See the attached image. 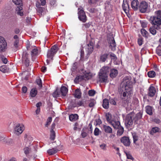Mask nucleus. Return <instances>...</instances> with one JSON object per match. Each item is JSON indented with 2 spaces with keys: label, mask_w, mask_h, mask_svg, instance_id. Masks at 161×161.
I'll list each match as a JSON object with an SVG mask.
<instances>
[{
  "label": "nucleus",
  "mask_w": 161,
  "mask_h": 161,
  "mask_svg": "<svg viewBox=\"0 0 161 161\" xmlns=\"http://www.w3.org/2000/svg\"><path fill=\"white\" fill-rule=\"evenodd\" d=\"M150 20L152 24L157 30L161 29V11L158 10L155 12V15L150 17Z\"/></svg>",
  "instance_id": "f257e3e1"
},
{
  "label": "nucleus",
  "mask_w": 161,
  "mask_h": 161,
  "mask_svg": "<svg viewBox=\"0 0 161 161\" xmlns=\"http://www.w3.org/2000/svg\"><path fill=\"white\" fill-rule=\"evenodd\" d=\"M132 84V83L130 81V80L127 78H124V80L122 83V90L124 91L123 93V97H125L127 94L129 95L131 93Z\"/></svg>",
  "instance_id": "f03ea898"
},
{
  "label": "nucleus",
  "mask_w": 161,
  "mask_h": 161,
  "mask_svg": "<svg viewBox=\"0 0 161 161\" xmlns=\"http://www.w3.org/2000/svg\"><path fill=\"white\" fill-rule=\"evenodd\" d=\"M135 114L131 113L128 114L126 117L125 125L127 127H130L133 125V120H135Z\"/></svg>",
  "instance_id": "7ed1b4c3"
},
{
  "label": "nucleus",
  "mask_w": 161,
  "mask_h": 161,
  "mask_svg": "<svg viewBox=\"0 0 161 161\" xmlns=\"http://www.w3.org/2000/svg\"><path fill=\"white\" fill-rule=\"evenodd\" d=\"M25 130V126L22 124L18 123L15 125L14 128V133L17 135L21 134Z\"/></svg>",
  "instance_id": "20e7f679"
},
{
  "label": "nucleus",
  "mask_w": 161,
  "mask_h": 161,
  "mask_svg": "<svg viewBox=\"0 0 161 161\" xmlns=\"http://www.w3.org/2000/svg\"><path fill=\"white\" fill-rule=\"evenodd\" d=\"M94 75L93 74L90 72L85 71L83 75H80L78 77V79L79 81H81L83 80H88L91 79Z\"/></svg>",
  "instance_id": "39448f33"
},
{
  "label": "nucleus",
  "mask_w": 161,
  "mask_h": 161,
  "mask_svg": "<svg viewBox=\"0 0 161 161\" xmlns=\"http://www.w3.org/2000/svg\"><path fill=\"white\" fill-rule=\"evenodd\" d=\"M58 50V47L57 45H54L52 46L51 49L48 51L47 55V58H51L52 59L53 56L57 52Z\"/></svg>",
  "instance_id": "423d86ee"
},
{
  "label": "nucleus",
  "mask_w": 161,
  "mask_h": 161,
  "mask_svg": "<svg viewBox=\"0 0 161 161\" xmlns=\"http://www.w3.org/2000/svg\"><path fill=\"white\" fill-rule=\"evenodd\" d=\"M7 43L4 38L0 36V53L3 52L6 48Z\"/></svg>",
  "instance_id": "0eeeda50"
},
{
  "label": "nucleus",
  "mask_w": 161,
  "mask_h": 161,
  "mask_svg": "<svg viewBox=\"0 0 161 161\" xmlns=\"http://www.w3.org/2000/svg\"><path fill=\"white\" fill-rule=\"evenodd\" d=\"M79 10L78 12V18L79 19L83 22H85L86 20V17L84 10L82 9H80L78 8Z\"/></svg>",
  "instance_id": "6e6552de"
},
{
  "label": "nucleus",
  "mask_w": 161,
  "mask_h": 161,
  "mask_svg": "<svg viewBox=\"0 0 161 161\" xmlns=\"http://www.w3.org/2000/svg\"><path fill=\"white\" fill-rule=\"evenodd\" d=\"M108 75L102 73H98V80L101 83H106L108 82Z\"/></svg>",
  "instance_id": "1a4fd4ad"
},
{
  "label": "nucleus",
  "mask_w": 161,
  "mask_h": 161,
  "mask_svg": "<svg viewBox=\"0 0 161 161\" xmlns=\"http://www.w3.org/2000/svg\"><path fill=\"white\" fill-rule=\"evenodd\" d=\"M147 7L148 4L145 1L141 2L139 7L140 11L142 13H145L147 11Z\"/></svg>",
  "instance_id": "9d476101"
},
{
  "label": "nucleus",
  "mask_w": 161,
  "mask_h": 161,
  "mask_svg": "<svg viewBox=\"0 0 161 161\" xmlns=\"http://www.w3.org/2000/svg\"><path fill=\"white\" fill-rule=\"evenodd\" d=\"M40 4L39 2H37L36 4V6L37 7V11L39 14L42 15L43 14L45 11L46 9L45 8L40 7Z\"/></svg>",
  "instance_id": "9b49d317"
},
{
  "label": "nucleus",
  "mask_w": 161,
  "mask_h": 161,
  "mask_svg": "<svg viewBox=\"0 0 161 161\" xmlns=\"http://www.w3.org/2000/svg\"><path fill=\"white\" fill-rule=\"evenodd\" d=\"M110 70L111 69L109 67L104 66L100 69L99 72L108 75Z\"/></svg>",
  "instance_id": "f8f14e48"
},
{
  "label": "nucleus",
  "mask_w": 161,
  "mask_h": 161,
  "mask_svg": "<svg viewBox=\"0 0 161 161\" xmlns=\"http://www.w3.org/2000/svg\"><path fill=\"white\" fill-rule=\"evenodd\" d=\"M120 140L121 142L125 146H128L130 145V141L128 137L124 136L121 138Z\"/></svg>",
  "instance_id": "ddd939ff"
},
{
  "label": "nucleus",
  "mask_w": 161,
  "mask_h": 161,
  "mask_svg": "<svg viewBox=\"0 0 161 161\" xmlns=\"http://www.w3.org/2000/svg\"><path fill=\"white\" fill-rule=\"evenodd\" d=\"M148 92L149 96L151 97H153L156 92L155 88L152 85H151L149 88Z\"/></svg>",
  "instance_id": "4468645a"
},
{
  "label": "nucleus",
  "mask_w": 161,
  "mask_h": 161,
  "mask_svg": "<svg viewBox=\"0 0 161 161\" xmlns=\"http://www.w3.org/2000/svg\"><path fill=\"white\" fill-rule=\"evenodd\" d=\"M109 43L112 50L113 51H114L115 50V47L116 46V44L114 39L113 37L110 38Z\"/></svg>",
  "instance_id": "2eb2a0df"
},
{
  "label": "nucleus",
  "mask_w": 161,
  "mask_h": 161,
  "mask_svg": "<svg viewBox=\"0 0 161 161\" xmlns=\"http://www.w3.org/2000/svg\"><path fill=\"white\" fill-rule=\"evenodd\" d=\"M86 48L87 54L91 53L93 50V47L92 44L90 43L88 44L86 46Z\"/></svg>",
  "instance_id": "dca6fc26"
},
{
  "label": "nucleus",
  "mask_w": 161,
  "mask_h": 161,
  "mask_svg": "<svg viewBox=\"0 0 161 161\" xmlns=\"http://www.w3.org/2000/svg\"><path fill=\"white\" fill-rule=\"evenodd\" d=\"M139 4L138 0H133L131 3V7L134 10H137L139 7Z\"/></svg>",
  "instance_id": "f3484780"
},
{
  "label": "nucleus",
  "mask_w": 161,
  "mask_h": 161,
  "mask_svg": "<svg viewBox=\"0 0 161 161\" xmlns=\"http://www.w3.org/2000/svg\"><path fill=\"white\" fill-rule=\"evenodd\" d=\"M15 13L19 15L20 16H22L23 14V10L22 6H17L16 8Z\"/></svg>",
  "instance_id": "a211bd4d"
},
{
  "label": "nucleus",
  "mask_w": 161,
  "mask_h": 161,
  "mask_svg": "<svg viewBox=\"0 0 161 161\" xmlns=\"http://www.w3.org/2000/svg\"><path fill=\"white\" fill-rule=\"evenodd\" d=\"M103 129L105 132L106 133L111 134L112 133V129L109 126L104 125L103 126Z\"/></svg>",
  "instance_id": "6ab92c4d"
},
{
  "label": "nucleus",
  "mask_w": 161,
  "mask_h": 161,
  "mask_svg": "<svg viewBox=\"0 0 161 161\" xmlns=\"http://www.w3.org/2000/svg\"><path fill=\"white\" fill-rule=\"evenodd\" d=\"M115 129H117L119 127L121 126L120 123L119 121L113 120L110 124Z\"/></svg>",
  "instance_id": "aec40b11"
},
{
  "label": "nucleus",
  "mask_w": 161,
  "mask_h": 161,
  "mask_svg": "<svg viewBox=\"0 0 161 161\" xmlns=\"http://www.w3.org/2000/svg\"><path fill=\"white\" fill-rule=\"evenodd\" d=\"M122 7L125 13H127L129 11V8L128 3L126 1H125L124 0L123 2Z\"/></svg>",
  "instance_id": "412c9836"
},
{
  "label": "nucleus",
  "mask_w": 161,
  "mask_h": 161,
  "mask_svg": "<svg viewBox=\"0 0 161 161\" xmlns=\"http://www.w3.org/2000/svg\"><path fill=\"white\" fill-rule=\"evenodd\" d=\"M110 76L112 78L115 77L118 74V71L115 69H111Z\"/></svg>",
  "instance_id": "4be33fe9"
},
{
  "label": "nucleus",
  "mask_w": 161,
  "mask_h": 161,
  "mask_svg": "<svg viewBox=\"0 0 161 161\" xmlns=\"http://www.w3.org/2000/svg\"><path fill=\"white\" fill-rule=\"evenodd\" d=\"M105 116L109 124H110L111 122H112L113 120H114V118L112 117L111 114L109 113H106Z\"/></svg>",
  "instance_id": "5701e85b"
},
{
  "label": "nucleus",
  "mask_w": 161,
  "mask_h": 161,
  "mask_svg": "<svg viewBox=\"0 0 161 161\" xmlns=\"http://www.w3.org/2000/svg\"><path fill=\"white\" fill-rule=\"evenodd\" d=\"M33 138L31 136H28L27 138L25 139L26 144L25 146H30L31 145Z\"/></svg>",
  "instance_id": "b1692460"
},
{
  "label": "nucleus",
  "mask_w": 161,
  "mask_h": 161,
  "mask_svg": "<svg viewBox=\"0 0 161 161\" xmlns=\"http://www.w3.org/2000/svg\"><path fill=\"white\" fill-rule=\"evenodd\" d=\"M58 151H59V150H58L56 147H54L48 150L47 153L50 155H52L56 153Z\"/></svg>",
  "instance_id": "393cba45"
},
{
  "label": "nucleus",
  "mask_w": 161,
  "mask_h": 161,
  "mask_svg": "<svg viewBox=\"0 0 161 161\" xmlns=\"http://www.w3.org/2000/svg\"><path fill=\"white\" fill-rule=\"evenodd\" d=\"M105 9L107 11L111 10L112 9V5L109 1H106L105 3Z\"/></svg>",
  "instance_id": "a878e982"
},
{
  "label": "nucleus",
  "mask_w": 161,
  "mask_h": 161,
  "mask_svg": "<svg viewBox=\"0 0 161 161\" xmlns=\"http://www.w3.org/2000/svg\"><path fill=\"white\" fill-rule=\"evenodd\" d=\"M146 111L147 114L151 115L153 114V108L150 106H147L145 107Z\"/></svg>",
  "instance_id": "bb28decb"
},
{
  "label": "nucleus",
  "mask_w": 161,
  "mask_h": 161,
  "mask_svg": "<svg viewBox=\"0 0 161 161\" xmlns=\"http://www.w3.org/2000/svg\"><path fill=\"white\" fill-rule=\"evenodd\" d=\"M109 102L108 99H105L103 100V106L105 109H108L109 108Z\"/></svg>",
  "instance_id": "cd10ccee"
},
{
  "label": "nucleus",
  "mask_w": 161,
  "mask_h": 161,
  "mask_svg": "<svg viewBox=\"0 0 161 161\" xmlns=\"http://www.w3.org/2000/svg\"><path fill=\"white\" fill-rule=\"evenodd\" d=\"M23 150L24 153L26 155L29 154L31 152V148L30 146H25V147L24 148Z\"/></svg>",
  "instance_id": "c85d7f7f"
},
{
  "label": "nucleus",
  "mask_w": 161,
  "mask_h": 161,
  "mask_svg": "<svg viewBox=\"0 0 161 161\" xmlns=\"http://www.w3.org/2000/svg\"><path fill=\"white\" fill-rule=\"evenodd\" d=\"M161 131L160 129L158 127H153L151 129L150 134L152 135H153L154 134L157 132H159Z\"/></svg>",
  "instance_id": "c756f323"
},
{
  "label": "nucleus",
  "mask_w": 161,
  "mask_h": 161,
  "mask_svg": "<svg viewBox=\"0 0 161 161\" xmlns=\"http://www.w3.org/2000/svg\"><path fill=\"white\" fill-rule=\"evenodd\" d=\"M69 118L70 121H74L78 119V116L76 114H72L69 116Z\"/></svg>",
  "instance_id": "7c9ffc66"
},
{
  "label": "nucleus",
  "mask_w": 161,
  "mask_h": 161,
  "mask_svg": "<svg viewBox=\"0 0 161 161\" xmlns=\"http://www.w3.org/2000/svg\"><path fill=\"white\" fill-rule=\"evenodd\" d=\"M60 91L62 95L64 96H65L68 92V90L66 87L62 86L61 87Z\"/></svg>",
  "instance_id": "2f4dec72"
},
{
  "label": "nucleus",
  "mask_w": 161,
  "mask_h": 161,
  "mask_svg": "<svg viewBox=\"0 0 161 161\" xmlns=\"http://www.w3.org/2000/svg\"><path fill=\"white\" fill-rule=\"evenodd\" d=\"M31 50V55L32 57L36 56L37 55L38 50L35 46H34Z\"/></svg>",
  "instance_id": "473e14b6"
},
{
  "label": "nucleus",
  "mask_w": 161,
  "mask_h": 161,
  "mask_svg": "<svg viewBox=\"0 0 161 161\" xmlns=\"http://www.w3.org/2000/svg\"><path fill=\"white\" fill-rule=\"evenodd\" d=\"M0 70L3 73L8 72L9 71L8 68L5 65L2 66L0 67Z\"/></svg>",
  "instance_id": "72a5a7b5"
},
{
  "label": "nucleus",
  "mask_w": 161,
  "mask_h": 161,
  "mask_svg": "<svg viewBox=\"0 0 161 161\" xmlns=\"http://www.w3.org/2000/svg\"><path fill=\"white\" fill-rule=\"evenodd\" d=\"M75 97L78 98H80L81 96V93L79 89H77L75 90Z\"/></svg>",
  "instance_id": "f704fd0d"
},
{
  "label": "nucleus",
  "mask_w": 161,
  "mask_h": 161,
  "mask_svg": "<svg viewBox=\"0 0 161 161\" xmlns=\"http://www.w3.org/2000/svg\"><path fill=\"white\" fill-rule=\"evenodd\" d=\"M87 130L85 129H83L81 130V136L82 138H84L86 137L88 135Z\"/></svg>",
  "instance_id": "c9c22d12"
},
{
  "label": "nucleus",
  "mask_w": 161,
  "mask_h": 161,
  "mask_svg": "<svg viewBox=\"0 0 161 161\" xmlns=\"http://www.w3.org/2000/svg\"><path fill=\"white\" fill-rule=\"evenodd\" d=\"M142 114L140 112L137 113L136 115L135 114V121L136 122L137 120L141 119L142 117Z\"/></svg>",
  "instance_id": "e433bc0d"
},
{
  "label": "nucleus",
  "mask_w": 161,
  "mask_h": 161,
  "mask_svg": "<svg viewBox=\"0 0 161 161\" xmlns=\"http://www.w3.org/2000/svg\"><path fill=\"white\" fill-rule=\"evenodd\" d=\"M37 94V90L36 88H33L31 90L30 92V94L31 97H35Z\"/></svg>",
  "instance_id": "4c0bfd02"
},
{
  "label": "nucleus",
  "mask_w": 161,
  "mask_h": 161,
  "mask_svg": "<svg viewBox=\"0 0 161 161\" xmlns=\"http://www.w3.org/2000/svg\"><path fill=\"white\" fill-rule=\"evenodd\" d=\"M118 130L117 132V135L119 136L121 135L124 132V128L121 126L118 128Z\"/></svg>",
  "instance_id": "58836bf2"
},
{
  "label": "nucleus",
  "mask_w": 161,
  "mask_h": 161,
  "mask_svg": "<svg viewBox=\"0 0 161 161\" xmlns=\"http://www.w3.org/2000/svg\"><path fill=\"white\" fill-rule=\"evenodd\" d=\"M108 56V54L107 53H104L101 55L100 56V60L103 62H105L106 59L107 58Z\"/></svg>",
  "instance_id": "ea45409f"
},
{
  "label": "nucleus",
  "mask_w": 161,
  "mask_h": 161,
  "mask_svg": "<svg viewBox=\"0 0 161 161\" xmlns=\"http://www.w3.org/2000/svg\"><path fill=\"white\" fill-rule=\"evenodd\" d=\"M23 60L25 61V64L26 66H28L29 64V60L28 58L27 57L24 56V55L23 56Z\"/></svg>",
  "instance_id": "a19ab883"
},
{
  "label": "nucleus",
  "mask_w": 161,
  "mask_h": 161,
  "mask_svg": "<svg viewBox=\"0 0 161 161\" xmlns=\"http://www.w3.org/2000/svg\"><path fill=\"white\" fill-rule=\"evenodd\" d=\"M13 1L17 6H22V1L21 0H13Z\"/></svg>",
  "instance_id": "79ce46f5"
},
{
  "label": "nucleus",
  "mask_w": 161,
  "mask_h": 161,
  "mask_svg": "<svg viewBox=\"0 0 161 161\" xmlns=\"http://www.w3.org/2000/svg\"><path fill=\"white\" fill-rule=\"evenodd\" d=\"M141 33L143 37H147L148 36V32L144 29H142L141 31Z\"/></svg>",
  "instance_id": "37998d69"
},
{
  "label": "nucleus",
  "mask_w": 161,
  "mask_h": 161,
  "mask_svg": "<svg viewBox=\"0 0 161 161\" xmlns=\"http://www.w3.org/2000/svg\"><path fill=\"white\" fill-rule=\"evenodd\" d=\"M107 144L102 143L99 145V147L103 151H105L107 150Z\"/></svg>",
  "instance_id": "c03bdc74"
},
{
  "label": "nucleus",
  "mask_w": 161,
  "mask_h": 161,
  "mask_svg": "<svg viewBox=\"0 0 161 161\" xmlns=\"http://www.w3.org/2000/svg\"><path fill=\"white\" fill-rule=\"evenodd\" d=\"M147 75L150 78H153L155 77L156 75V74L154 71H151L148 72Z\"/></svg>",
  "instance_id": "a18cd8bd"
},
{
  "label": "nucleus",
  "mask_w": 161,
  "mask_h": 161,
  "mask_svg": "<svg viewBox=\"0 0 161 161\" xmlns=\"http://www.w3.org/2000/svg\"><path fill=\"white\" fill-rule=\"evenodd\" d=\"M96 103L95 100L93 99L90 100L89 101V106L90 107H92L94 106Z\"/></svg>",
  "instance_id": "49530a36"
},
{
  "label": "nucleus",
  "mask_w": 161,
  "mask_h": 161,
  "mask_svg": "<svg viewBox=\"0 0 161 161\" xmlns=\"http://www.w3.org/2000/svg\"><path fill=\"white\" fill-rule=\"evenodd\" d=\"M51 133L50 135V138L52 140H54L55 137V133L54 130H51Z\"/></svg>",
  "instance_id": "de8ad7c7"
},
{
  "label": "nucleus",
  "mask_w": 161,
  "mask_h": 161,
  "mask_svg": "<svg viewBox=\"0 0 161 161\" xmlns=\"http://www.w3.org/2000/svg\"><path fill=\"white\" fill-rule=\"evenodd\" d=\"M156 28L154 26V27H151L149 29L150 32L153 35H154L156 33V31L155 30Z\"/></svg>",
  "instance_id": "09e8293b"
},
{
  "label": "nucleus",
  "mask_w": 161,
  "mask_h": 161,
  "mask_svg": "<svg viewBox=\"0 0 161 161\" xmlns=\"http://www.w3.org/2000/svg\"><path fill=\"white\" fill-rule=\"evenodd\" d=\"M52 117H49L48 118L46 123L45 125L46 127H48V125H50L52 121Z\"/></svg>",
  "instance_id": "8fccbe9b"
},
{
  "label": "nucleus",
  "mask_w": 161,
  "mask_h": 161,
  "mask_svg": "<svg viewBox=\"0 0 161 161\" xmlns=\"http://www.w3.org/2000/svg\"><path fill=\"white\" fill-rule=\"evenodd\" d=\"M101 133V131L97 128H96L94 131V135L95 136H97Z\"/></svg>",
  "instance_id": "3c124183"
},
{
  "label": "nucleus",
  "mask_w": 161,
  "mask_h": 161,
  "mask_svg": "<svg viewBox=\"0 0 161 161\" xmlns=\"http://www.w3.org/2000/svg\"><path fill=\"white\" fill-rule=\"evenodd\" d=\"M77 63L75 62L74 63L72 66V67L71 69V71L73 72H75L77 69Z\"/></svg>",
  "instance_id": "603ef678"
},
{
  "label": "nucleus",
  "mask_w": 161,
  "mask_h": 161,
  "mask_svg": "<svg viewBox=\"0 0 161 161\" xmlns=\"http://www.w3.org/2000/svg\"><path fill=\"white\" fill-rule=\"evenodd\" d=\"M60 95V92H58L56 90L53 94L52 95L53 97H58Z\"/></svg>",
  "instance_id": "864d4df0"
},
{
  "label": "nucleus",
  "mask_w": 161,
  "mask_h": 161,
  "mask_svg": "<svg viewBox=\"0 0 161 161\" xmlns=\"http://www.w3.org/2000/svg\"><path fill=\"white\" fill-rule=\"evenodd\" d=\"M36 81L37 83V84L38 85V86L40 87H42V83L41 80L38 78L36 80Z\"/></svg>",
  "instance_id": "5fc2aeb1"
},
{
  "label": "nucleus",
  "mask_w": 161,
  "mask_h": 161,
  "mask_svg": "<svg viewBox=\"0 0 161 161\" xmlns=\"http://www.w3.org/2000/svg\"><path fill=\"white\" fill-rule=\"evenodd\" d=\"M19 44V40H16L15 41L14 43V45L13 47L15 48L16 49L17 48Z\"/></svg>",
  "instance_id": "6e6d98bb"
},
{
  "label": "nucleus",
  "mask_w": 161,
  "mask_h": 161,
  "mask_svg": "<svg viewBox=\"0 0 161 161\" xmlns=\"http://www.w3.org/2000/svg\"><path fill=\"white\" fill-rule=\"evenodd\" d=\"M1 59L2 60V62L5 64L7 63L8 60L6 58L4 57L3 56H1Z\"/></svg>",
  "instance_id": "4d7b16f0"
},
{
  "label": "nucleus",
  "mask_w": 161,
  "mask_h": 161,
  "mask_svg": "<svg viewBox=\"0 0 161 161\" xmlns=\"http://www.w3.org/2000/svg\"><path fill=\"white\" fill-rule=\"evenodd\" d=\"M159 46H158L156 49V53L159 56H161V49L160 48Z\"/></svg>",
  "instance_id": "13d9d810"
},
{
  "label": "nucleus",
  "mask_w": 161,
  "mask_h": 161,
  "mask_svg": "<svg viewBox=\"0 0 161 161\" xmlns=\"http://www.w3.org/2000/svg\"><path fill=\"white\" fill-rule=\"evenodd\" d=\"M29 43V42H27L26 48L28 50H30L32 49V48L34 47V46H31Z\"/></svg>",
  "instance_id": "bf43d9fd"
},
{
  "label": "nucleus",
  "mask_w": 161,
  "mask_h": 161,
  "mask_svg": "<svg viewBox=\"0 0 161 161\" xmlns=\"http://www.w3.org/2000/svg\"><path fill=\"white\" fill-rule=\"evenodd\" d=\"M113 147L117 151V154H118L119 156H121V154L119 152V148L118 147H116L114 146H113Z\"/></svg>",
  "instance_id": "052dcab7"
},
{
  "label": "nucleus",
  "mask_w": 161,
  "mask_h": 161,
  "mask_svg": "<svg viewBox=\"0 0 161 161\" xmlns=\"http://www.w3.org/2000/svg\"><path fill=\"white\" fill-rule=\"evenodd\" d=\"M84 55V51L81 49L80 51V59L82 61L83 60Z\"/></svg>",
  "instance_id": "680f3d73"
},
{
  "label": "nucleus",
  "mask_w": 161,
  "mask_h": 161,
  "mask_svg": "<svg viewBox=\"0 0 161 161\" xmlns=\"http://www.w3.org/2000/svg\"><path fill=\"white\" fill-rule=\"evenodd\" d=\"M127 158L128 159L132 160L133 158L129 153H125Z\"/></svg>",
  "instance_id": "e2e57ef3"
},
{
  "label": "nucleus",
  "mask_w": 161,
  "mask_h": 161,
  "mask_svg": "<svg viewBox=\"0 0 161 161\" xmlns=\"http://www.w3.org/2000/svg\"><path fill=\"white\" fill-rule=\"evenodd\" d=\"M83 104V102L82 101H80L76 103V106H82Z\"/></svg>",
  "instance_id": "0e129e2a"
},
{
  "label": "nucleus",
  "mask_w": 161,
  "mask_h": 161,
  "mask_svg": "<svg viewBox=\"0 0 161 161\" xmlns=\"http://www.w3.org/2000/svg\"><path fill=\"white\" fill-rule=\"evenodd\" d=\"M110 56L112 59H113L114 61H116V60L117 58L114 54H111Z\"/></svg>",
  "instance_id": "69168bd1"
},
{
  "label": "nucleus",
  "mask_w": 161,
  "mask_h": 161,
  "mask_svg": "<svg viewBox=\"0 0 161 161\" xmlns=\"http://www.w3.org/2000/svg\"><path fill=\"white\" fill-rule=\"evenodd\" d=\"M141 23L142 27H146L147 26V24L146 22L142 21H141Z\"/></svg>",
  "instance_id": "338daca9"
},
{
  "label": "nucleus",
  "mask_w": 161,
  "mask_h": 161,
  "mask_svg": "<svg viewBox=\"0 0 161 161\" xmlns=\"http://www.w3.org/2000/svg\"><path fill=\"white\" fill-rule=\"evenodd\" d=\"M138 43L139 46H141L142 44V39L141 38H140L138 39Z\"/></svg>",
  "instance_id": "774afa93"
}]
</instances>
